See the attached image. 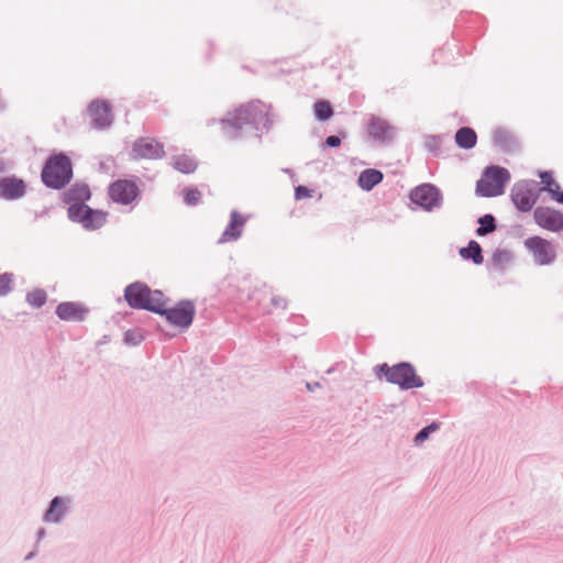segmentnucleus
I'll list each match as a JSON object with an SVG mask.
<instances>
[{
  "label": "nucleus",
  "instance_id": "21",
  "mask_svg": "<svg viewBox=\"0 0 563 563\" xmlns=\"http://www.w3.org/2000/svg\"><path fill=\"white\" fill-rule=\"evenodd\" d=\"M476 141L477 135L471 128H461L455 134V142L462 148H473Z\"/></svg>",
  "mask_w": 563,
  "mask_h": 563
},
{
  "label": "nucleus",
  "instance_id": "12",
  "mask_svg": "<svg viewBox=\"0 0 563 563\" xmlns=\"http://www.w3.org/2000/svg\"><path fill=\"white\" fill-rule=\"evenodd\" d=\"M511 199L518 210L527 212L537 202V195L528 183H517L511 190Z\"/></svg>",
  "mask_w": 563,
  "mask_h": 563
},
{
  "label": "nucleus",
  "instance_id": "33",
  "mask_svg": "<svg viewBox=\"0 0 563 563\" xmlns=\"http://www.w3.org/2000/svg\"><path fill=\"white\" fill-rule=\"evenodd\" d=\"M2 169H3V164H2V163H0V170H2Z\"/></svg>",
  "mask_w": 563,
  "mask_h": 563
},
{
  "label": "nucleus",
  "instance_id": "23",
  "mask_svg": "<svg viewBox=\"0 0 563 563\" xmlns=\"http://www.w3.org/2000/svg\"><path fill=\"white\" fill-rule=\"evenodd\" d=\"M460 254L463 258H471L477 265L484 261L482 247L476 241H471L467 247H462Z\"/></svg>",
  "mask_w": 563,
  "mask_h": 563
},
{
  "label": "nucleus",
  "instance_id": "4",
  "mask_svg": "<svg viewBox=\"0 0 563 563\" xmlns=\"http://www.w3.org/2000/svg\"><path fill=\"white\" fill-rule=\"evenodd\" d=\"M509 172L499 166L487 167L482 178L476 184V194L482 197H495L504 192L505 185L509 181Z\"/></svg>",
  "mask_w": 563,
  "mask_h": 563
},
{
  "label": "nucleus",
  "instance_id": "14",
  "mask_svg": "<svg viewBox=\"0 0 563 563\" xmlns=\"http://www.w3.org/2000/svg\"><path fill=\"white\" fill-rule=\"evenodd\" d=\"M88 113L93 126L97 129L108 128L112 122L111 109L106 101H92L88 108Z\"/></svg>",
  "mask_w": 563,
  "mask_h": 563
},
{
  "label": "nucleus",
  "instance_id": "13",
  "mask_svg": "<svg viewBox=\"0 0 563 563\" xmlns=\"http://www.w3.org/2000/svg\"><path fill=\"white\" fill-rule=\"evenodd\" d=\"M410 199L413 203L430 210L439 205L440 195L434 186L424 184L411 190Z\"/></svg>",
  "mask_w": 563,
  "mask_h": 563
},
{
  "label": "nucleus",
  "instance_id": "9",
  "mask_svg": "<svg viewBox=\"0 0 563 563\" xmlns=\"http://www.w3.org/2000/svg\"><path fill=\"white\" fill-rule=\"evenodd\" d=\"M110 198L122 205L133 202L140 195V188L135 180L118 179L109 186Z\"/></svg>",
  "mask_w": 563,
  "mask_h": 563
},
{
  "label": "nucleus",
  "instance_id": "19",
  "mask_svg": "<svg viewBox=\"0 0 563 563\" xmlns=\"http://www.w3.org/2000/svg\"><path fill=\"white\" fill-rule=\"evenodd\" d=\"M540 178L542 184L541 190L548 191L553 200L559 203H563V191L561 190L559 183L553 178L552 174L550 172H542L540 173Z\"/></svg>",
  "mask_w": 563,
  "mask_h": 563
},
{
  "label": "nucleus",
  "instance_id": "7",
  "mask_svg": "<svg viewBox=\"0 0 563 563\" xmlns=\"http://www.w3.org/2000/svg\"><path fill=\"white\" fill-rule=\"evenodd\" d=\"M69 217L84 224L90 230L100 229L107 222L108 213L101 210H92L86 205H73L69 210Z\"/></svg>",
  "mask_w": 563,
  "mask_h": 563
},
{
  "label": "nucleus",
  "instance_id": "26",
  "mask_svg": "<svg viewBox=\"0 0 563 563\" xmlns=\"http://www.w3.org/2000/svg\"><path fill=\"white\" fill-rule=\"evenodd\" d=\"M479 227L476 230L477 235H485L487 233L493 232L495 227V219L490 214H485L479 219Z\"/></svg>",
  "mask_w": 563,
  "mask_h": 563
},
{
  "label": "nucleus",
  "instance_id": "15",
  "mask_svg": "<svg viewBox=\"0 0 563 563\" xmlns=\"http://www.w3.org/2000/svg\"><path fill=\"white\" fill-rule=\"evenodd\" d=\"M25 183L15 176L0 178V197L7 200H16L24 196Z\"/></svg>",
  "mask_w": 563,
  "mask_h": 563
},
{
  "label": "nucleus",
  "instance_id": "27",
  "mask_svg": "<svg viewBox=\"0 0 563 563\" xmlns=\"http://www.w3.org/2000/svg\"><path fill=\"white\" fill-rule=\"evenodd\" d=\"M46 299L47 295L42 289H34L26 296L27 302L35 308L42 307L46 302Z\"/></svg>",
  "mask_w": 563,
  "mask_h": 563
},
{
  "label": "nucleus",
  "instance_id": "17",
  "mask_svg": "<svg viewBox=\"0 0 563 563\" xmlns=\"http://www.w3.org/2000/svg\"><path fill=\"white\" fill-rule=\"evenodd\" d=\"M367 133L374 140L385 142L394 137V128L382 118H372L367 123Z\"/></svg>",
  "mask_w": 563,
  "mask_h": 563
},
{
  "label": "nucleus",
  "instance_id": "29",
  "mask_svg": "<svg viewBox=\"0 0 563 563\" xmlns=\"http://www.w3.org/2000/svg\"><path fill=\"white\" fill-rule=\"evenodd\" d=\"M439 426L437 423H431L430 426L423 428L415 438V442L417 444L422 443L428 439L429 434L435 430H438Z\"/></svg>",
  "mask_w": 563,
  "mask_h": 563
},
{
  "label": "nucleus",
  "instance_id": "32",
  "mask_svg": "<svg viewBox=\"0 0 563 563\" xmlns=\"http://www.w3.org/2000/svg\"><path fill=\"white\" fill-rule=\"evenodd\" d=\"M325 144L330 147H336L341 144V140L339 136L330 135L327 137Z\"/></svg>",
  "mask_w": 563,
  "mask_h": 563
},
{
  "label": "nucleus",
  "instance_id": "25",
  "mask_svg": "<svg viewBox=\"0 0 563 563\" xmlns=\"http://www.w3.org/2000/svg\"><path fill=\"white\" fill-rule=\"evenodd\" d=\"M63 515V509L60 507V499L55 497L52 503L51 507L45 514V520L51 522H57Z\"/></svg>",
  "mask_w": 563,
  "mask_h": 563
},
{
  "label": "nucleus",
  "instance_id": "28",
  "mask_svg": "<svg viewBox=\"0 0 563 563\" xmlns=\"http://www.w3.org/2000/svg\"><path fill=\"white\" fill-rule=\"evenodd\" d=\"M185 201L190 205H197L200 201L201 192L196 188H187L184 190Z\"/></svg>",
  "mask_w": 563,
  "mask_h": 563
},
{
  "label": "nucleus",
  "instance_id": "22",
  "mask_svg": "<svg viewBox=\"0 0 563 563\" xmlns=\"http://www.w3.org/2000/svg\"><path fill=\"white\" fill-rule=\"evenodd\" d=\"M173 166L180 173L190 174L197 168V162L194 157L187 154H180L173 158Z\"/></svg>",
  "mask_w": 563,
  "mask_h": 563
},
{
  "label": "nucleus",
  "instance_id": "6",
  "mask_svg": "<svg viewBox=\"0 0 563 563\" xmlns=\"http://www.w3.org/2000/svg\"><path fill=\"white\" fill-rule=\"evenodd\" d=\"M161 303V311L154 312L165 316L170 324L180 328H188L192 323L196 310L191 301L184 300L178 302L175 307L168 308L167 299L163 295Z\"/></svg>",
  "mask_w": 563,
  "mask_h": 563
},
{
  "label": "nucleus",
  "instance_id": "1",
  "mask_svg": "<svg viewBox=\"0 0 563 563\" xmlns=\"http://www.w3.org/2000/svg\"><path fill=\"white\" fill-rule=\"evenodd\" d=\"M43 183L51 188L59 189L68 184L73 176L69 158L64 154L52 156L42 170Z\"/></svg>",
  "mask_w": 563,
  "mask_h": 563
},
{
  "label": "nucleus",
  "instance_id": "16",
  "mask_svg": "<svg viewBox=\"0 0 563 563\" xmlns=\"http://www.w3.org/2000/svg\"><path fill=\"white\" fill-rule=\"evenodd\" d=\"M88 309L79 302H62L56 308V314L64 321H81L85 319Z\"/></svg>",
  "mask_w": 563,
  "mask_h": 563
},
{
  "label": "nucleus",
  "instance_id": "20",
  "mask_svg": "<svg viewBox=\"0 0 563 563\" xmlns=\"http://www.w3.org/2000/svg\"><path fill=\"white\" fill-rule=\"evenodd\" d=\"M383 180V173L377 169L363 170L357 179L358 186L364 190H371Z\"/></svg>",
  "mask_w": 563,
  "mask_h": 563
},
{
  "label": "nucleus",
  "instance_id": "11",
  "mask_svg": "<svg viewBox=\"0 0 563 563\" xmlns=\"http://www.w3.org/2000/svg\"><path fill=\"white\" fill-rule=\"evenodd\" d=\"M536 223L544 230L560 232L563 230V213L550 207H538L533 212Z\"/></svg>",
  "mask_w": 563,
  "mask_h": 563
},
{
  "label": "nucleus",
  "instance_id": "10",
  "mask_svg": "<svg viewBox=\"0 0 563 563\" xmlns=\"http://www.w3.org/2000/svg\"><path fill=\"white\" fill-rule=\"evenodd\" d=\"M165 154L162 143L151 137H141L133 143L131 158L140 159H158Z\"/></svg>",
  "mask_w": 563,
  "mask_h": 563
},
{
  "label": "nucleus",
  "instance_id": "2",
  "mask_svg": "<svg viewBox=\"0 0 563 563\" xmlns=\"http://www.w3.org/2000/svg\"><path fill=\"white\" fill-rule=\"evenodd\" d=\"M267 115V108L260 101H252L234 110L229 119L222 120V129L228 128L242 129L246 125H257L264 121Z\"/></svg>",
  "mask_w": 563,
  "mask_h": 563
},
{
  "label": "nucleus",
  "instance_id": "5",
  "mask_svg": "<svg viewBox=\"0 0 563 563\" xmlns=\"http://www.w3.org/2000/svg\"><path fill=\"white\" fill-rule=\"evenodd\" d=\"M378 371L384 373L387 382L398 385L402 389L419 388L423 380L416 374L415 368L408 363H399L394 366L382 364Z\"/></svg>",
  "mask_w": 563,
  "mask_h": 563
},
{
  "label": "nucleus",
  "instance_id": "8",
  "mask_svg": "<svg viewBox=\"0 0 563 563\" xmlns=\"http://www.w3.org/2000/svg\"><path fill=\"white\" fill-rule=\"evenodd\" d=\"M525 247L532 254L534 262L539 265H549L556 256L553 244L541 236L528 238L525 241Z\"/></svg>",
  "mask_w": 563,
  "mask_h": 563
},
{
  "label": "nucleus",
  "instance_id": "24",
  "mask_svg": "<svg viewBox=\"0 0 563 563\" xmlns=\"http://www.w3.org/2000/svg\"><path fill=\"white\" fill-rule=\"evenodd\" d=\"M314 115L320 121L329 120L333 115V109L329 101L320 100L313 106Z\"/></svg>",
  "mask_w": 563,
  "mask_h": 563
},
{
  "label": "nucleus",
  "instance_id": "3",
  "mask_svg": "<svg viewBox=\"0 0 563 563\" xmlns=\"http://www.w3.org/2000/svg\"><path fill=\"white\" fill-rule=\"evenodd\" d=\"M163 292L151 290L146 285L135 283L125 288L124 297L132 308L161 311Z\"/></svg>",
  "mask_w": 563,
  "mask_h": 563
},
{
  "label": "nucleus",
  "instance_id": "31",
  "mask_svg": "<svg viewBox=\"0 0 563 563\" xmlns=\"http://www.w3.org/2000/svg\"><path fill=\"white\" fill-rule=\"evenodd\" d=\"M295 197L298 200L305 199V198H310V197H312V190L306 186L300 185V186L296 187V189H295Z\"/></svg>",
  "mask_w": 563,
  "mask_h": 563
},
{
  "label": "nucleus",
  "instance_id": "30",
  "mask_svg": "<svg viewBox=\"0 0 563 563\" xmlns=\"http://www.w3.org/2000/svg\"><path fill=\"white\" fill-rule=\"evenodd\" d=\"M12 278L9 274L0 275V296L7 295L11 290Z\"/></svg>",
  "mask_w": 563,
  "mask_h": 563
},
{
  "label": "nucleus",
  "instance_id": "18",
  "mask_svg": "<svg viewBox=\"0 0 563 563\" xmlns=\"http://www.w3.org/2000/svg\"><path fill=\"white\" fill-rule=\"evenodd\" d=\"M245 219L238 211H232L230 223L223 231L219 242L225 243L238 240L242 234Z\"/></svg>",
  "mask_w": 563,
  "mask_h": 563
}]
</instances>
